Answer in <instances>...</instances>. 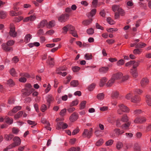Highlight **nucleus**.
<instances>
[{
  "instance_id": "41",
  "label": "nucleus",
  "mask_w": 151,
  "mask_h": 151,
  "mask_svg": "<svg viewBox=\"0 0 151 151\" xmlns=\"http://www.w3.org/2000/svg\"><path fill=\"white\" fill-rule=\"evenodd\" d=\"M85 58L86 60H89L92 59L93 56L91 54L87 53L85 55Z\"/></svg>"
},
{
  "instance_id": "29",
  "label": "nucleus",
  "mask_w": 151,
  "mask_h": 151,
  "mask_svg": "<svg viewBox=\"0 0 151 151\" xmlns=\"http://www.w3.org/2000/svg\"><path fill=\"white\" fill-rule=\"evenodd\" d=\"M121 7L119 5L114 4L112 6V10L114 12H115L116 11L118 12L119 11V9Z\"/></svg>"
},
{
  "instance_id": "1",
  "label": "nucleus",
  "mask_w": 151,
  "mask_h": 151,
  "mask_svg": "<svg viewBox=\"0 0 151 151\" xmlns=\"http://www.w3.org/2000/svg\"><path fill=\"white\" fill-rule=\"evenodd\" d=\"M123 75V74L121 72H118L113 74L111 76V79L106 84V86L108 87L112 86L116 81L120 79Z\"/></svg>"
},
{
  "instance_id": "5",
  "label": "nucleus",
  "mask_w": 151,
  "mask_h": 151,
  "mask_svg": "<svg viewBox=\"0 0 151 151\" xmlns=\"http://www.w3.org/2000/svg\"><path fill=\"white\" fill-rule=\"evenodd\" d=\"M146 118L145 117L137 116L136 117L134 121L135 124H142L146 121Z\"/></svg>"
},
{
  "instance_id": "27",
  "label": "nucleus",
  "mask_w": 151,
  "mask_h": 151,
  "mask_svg": "<svg viewBox=\"0 0 151 151\" xmlns=\"http://www.w3.org/2000/svg\"><path fill=\"white\" fill-rule=\"evenodd\" d=\"M131 124V122H127V123L124 124L122 126V128L124 129H128L129 128V127L130 126Z\"/></svg>"
},
{
  "instance_id": "18",
  "label": "nucleus",
  "mask_w": 151,
  "mask_h": 151,
  "mask_svg": "<svg viewBox=\"0 0 151 151\" xmlns=\"http://www.w3.org/2000/svg\"><path fill=\"white\" fill-rule=\"evenodd\" d=\"M29 89L25 88L22 89V92L23 95L28 96L30 94Z\"/></svg>"
},
{
  "instance_id": "63",
  "label": "nucleus",
  "mask_w": 151,
  "mask_h": 151,
  "mask_svg": "<svg viewBox=\"0 0 151 151\" xmlns=\"http://www.w3.org/2000/svg\"><path fill=\"white\" fill-rule=\"evenodd\" d=\"M68 30L69 32L73 31L75 29V27L71 25L68 24Z\"/></svg>"
},
{
  "instance_id": "21",
  "label": "nucleus",
  "mask_w": 151,
  "mask_h": 151,
  "mask_svg": "<svg viewBox=\"0 0 151 151\" xmlns=\"http://www.w3.org/2000/svg\"><path fill=\"white\" fill-rule=\"evenodd\" d=\"M79 84L78 81V80H73L70 83V85L73 87L77 86Z\"/></svg>"
},
{
  "instance_id": "12",
  "label": "nucleus",
  "mask_w": 151,
  "mask_h": 151,
  "mask_svg": "<svg viewBox=\"0 0 151 151\" xmlns=\"http://www.w3.org/2000/svg\"><path fill=\"white\" fill-rule=\"evenodd\" d=\"M46 99L48 103L47 105L49 107L50 106L51 102L54 100V98L51 95H49L47 96Z\"/></svg>"
},
{
  "instance_id": "6",
  "label": "nucleus",
  "mask_w": 151,
  "mask_h": 151,
  "mask_svg": "<svg viewBox=\"0 0 151 151\" xmlns=\"http://www.w3.org/2000/svg\"><path fill=\"white\" fill-rule=\"evenodd\" d=\"M2 48L6 52H9L10 51H13V47L7 45L6 43H3L1 45Z\"/></svg>"
},
{
  "instance_id": "37",
  "label": "nucleus",
  "mask_w": 151,
  "mask_h": 151,
  "mask_svg": "<svg viewBox=\"0 0 151 151\" xmlns=\"http://www.w3.org/2000/svg\"><path fill=\"white\" fill-rule=\"evenodd\" d=\"M103 139H100L96 142V145L97 146H100L103 144Z\"/></svg>"
},
{
  "instance_id": "49",
  "label": "nucleus",
  "mask_w": 151,
  "mask_h": 151,
  "mask_svg": "<svg viewBox=\"0 0 151 151\" xmlns=\"http://www.w3.org/2000/svg\"><path fill=\"white\" fill-rule=\"evenodd\" d=\"M14 98L12 97H10L8 101V103L9 104H12L14 103Z\"/></svg>"
},
{
  "instance_id": "47",
  "label": "nucleus",
  "mask_w": 151,
  "mask_h": 151,
  "mask_svg": "<svg viewBox=\"0 0 151 151\" xmlns=\"http://www.w3.org/2000/svg\"><path fill=\"white\" fill-rule=\"evenodd\" d=\"M133 63V67L132 69H136V68L139 65V61H138V62H136L134 60V62Z\"/></svg>"
},
{
  "instance_id": "62",
  "label": "nucleus",
  "mask_w": 151,
  "mask_h": 151,
  "mask_svg": "<svg viewBox=\"0 0 151 151\" xmlns=\"http://www.w3.org/2000/svg\"><path fill=\"white\" fill-rule=\"evenodd\" d=\"M134 62V60H130L125 63V65L127 67H130L132 65L133 63Z\"/></svg>"
},
{
  "instance_id": "42",
  "label": "nucleus",
  "mask_w": 151,
  "mask_h": 151,
  "mask_svg": "<svg viewBox=\"0 0 151 151\" xmlns=\"http://www.w3.org/2000/svg\"><path fill=\"white\" fill-rule=\"evenodd\" d=\"M23 19V17L22 16H19L14 18V21L17 22H19Z\"/></svg>"
},
{
  "instance_id": "44",
  "label": "nucleus",
  "mask_w": 151,
  "mask_h": 151,
  "mask_svg": "<svg viewBox=\"0 0 151 151\" xmlns=\"http://www.w3.org/2000/svg\"><path fill=\"white\" fill-rule=\"evenodd\" d=\"M123 146V144L122 142H118L116 145V147L117 149L119 150L121 149Z\"/></svg>"
},
{
  "instance_id": "39",
  "label": "nucleus",
  "mask_w": 151,
  "mask_h": 151,
  "mask_svg": "<svg viewBox=\"0 0 151 151\" xmlns=\"http://www.w3.org/2000/svg\"><path fill=\"white\" fill-rule=\"evenodd\" d=\"M20 76L22 77H25L27 78H29L30 77V75L27 73H22L20 74Z\"/></svg>"
},
{
  "instance_id": "13",
  "label": "nucleus",
  "mask_w": 151,
  "mask_h": 151,
  "mask_svg": "<svg viewBox=\"0 0 151 151\" xmlns=\"http://www.w3.org/2000/svg\"><path fill=\"white\" fill-rule=\"evenodd\" d=\"M140 98L137 95H135L131 98V101L132 102L137 103L140 101Z\"/></svg>"
},
{
  "instance_id": "31",
  "label": "nucleus",
  "mask_w": 151,
  "mask_h": 151,
  "mask_svg": "<svg viewBox=\"0 0 151 151\" xmlns=\"http://www.w3.org/2000/svg\"><path fill=\"white\" fill-rule=\"evenodd\" d=\"M23 114L22 111H19L14 116V118L16 119H17L21 117Z\"/></svg>"
},
{
  "instance_id": "19",
  "label": "nucleus",
  "mask_w": 151,
  "mask_h": 151,
  "mask_svg": "<svg viewBox=\"0 0 151 151\" xmlns=\"http://www.w3.org/2000/svg\"><path fill=\"white\" fill-rule=\"evenodd\" d=\"M5 122L7 124H11L13 122V120L12 118H10L7 116L5 118Z\"/></svg>"
},
{
  "instance_id": "60",
  "label": "nucleus",
  "mask_w": 151,
  "mask_h": 151,
  "mask_svg": "<svg viewBox=\"0 0 151 151\" xmlns=\"http://www.w3.org/2000/svg\"><path fill=\"white\" fill-rule=\"evenodd\" d=\"M142 113V111L140 109H136L134 111L133 114L135 115H138Z\"/></svg>"
},
{
  "instance_id": "32",
  "label": "nucleus",
  "mask_w": 151,
  "mask_h": 151,
  "mask_svg": "<svg viewBox=\"0 0 151 151\" xmlns=\"http://www.w3.org/2000/svg\"><path fill=\"white\" fill-rule=\"evenodd\" d=\"M133 92L134 94H140L143 93V91L140 89L137 88L134 89L133 91Z\"/></svg>"
},
{
  "instance_id": "58",
  "label": "nucleus",
  "mask_w": 151,
  "mask_h": 151,
  "mask_svg": "<svg viewBox=\"0 0 151 151\" xmlns=\"http://www.w3.org/2000/svg\"><path fill=\"white\" fill-rule=\"evenodd\" d=\"M129 77L128 75H126L122 77V82H124L127 81Z\"/></svg>"
},
{
  "instance_id": "46",
  "label": "nucleus",
  "mask_w": 151,
  "mask_h": 151,
  "mask_svg": "<svg viewBox=\"0 0 151 151\" xmlns=\"http://www.w3.org/2000/svg\"><path fill=\"white\" fill-rule=\"evenodd\" d=\"M68 24L66 26H64L62 28L63 30V31L62 32V33L64 34H67L68 31Z\"/></svg>"
},
{
  "instance_id": "45",
  "label": "nucleus",
  "mask_w": 151,
  "mask_h": 151,
  "mask_svg": "<svg viewBox=\"0 0 151 151\" xmlns=\"http://www.w3.org/2000/svg\"><path fill=\"white\" fill-rule=\"evenodd\" d=\"M10 74L13 76H15L17 74V73L15 69L14 68H12L10 70Z\"/></svg>"
},
{
  "instance_id": "9",
  "label": "nucleus",
  "mask_w": 151,
  "mask_h": 151,
  "mask_svg": "<svg viewBox=\"0 0 151 151\" xmlns=\"http://www.w3.org/2000/svg\"><path fill=\"white\" fill-rule=\"evenodd\" d=\"M149 82V80L147 78H143L140 82L141 86L143 88L145 87Z\"/></svg>"
},
{
  "instance_id": "53",
  "label": "nucleus",
  "mask_w": 151,
  "mask_h": 151,
  "mask_svg": "<svg viewBox=\"0 0 151 151\" xmlns=\"http://www.w3.org/2000/svg\"><path fill=\"white\" fill-rule=\"evenodd\" d=\"M66 111V109L65 108L62 110L59 113V114L62 116H63L65 115Z\"/></svg>"
},
{
  "instance_id": "35",
  "label": "nucleus",
  "mask_w": 151,
  "mask_h": 151,
  "mask_svg": "<svg viewBox=\"0 0 151 151\" xmlns=\"http://www.w3.org/2000/svg\"><path fill=\"white\" fill-rule=\"evenodd\" d=\"M15 145L12 143L11 144L8 146L6 148L3 150V151H7L9 149H11L15 147Z\"/></svg>"
},
{
  "instance_id": "52",
  "label": "nucleus",
  "mask_w": 151,
  "mask_h": 151,
  "mask_svg": "<svg viewBox=\"0 0 151 151\" xmlns=\"http://www.w3.org/2000/svg\"><path fill=\"white\" fill-rule=\"evenodd\" d=\"M120 15L121 16H123L124 15L125 12L124 10H123L121 7L119 9V11H118Z\"/></svg>"
},
{
  "instance_id": "30",
  "label": "nucleus",
  "mask_w": 151,
  "mask_h": 151,
  "mask_svg": "<svg viewBox=\"0 0 151 151\" xmlns=\"http://www.w3.org/2000/svg\"><path fill=\"white\" fill-rule=\"evenodd\" d=\"M106 21L109 24L111 25L114 24L115 23V22L114 21V20L112 19L110 17H108L106 19Z\"/></svg>"
},
{
  "instance_id": "36",
  "label": "nucleus",
  "mask_w": 151,
  "mask_h": 151,
  "mask_svg": "<svg viewBox=\"0 0 151 151\" xmlns=\"http://www.w3.org/2000/svg\"><path fill=\"white\" fill-rule=\"evenodd\" d=\"M114 132L118 135L124 133L123 130H120L119 129H116L114 130Z\"/></svg>"
},
{
  "instance_id": "14",
  "label": "nucleus",
  "mask_w": 151,
  "mask_h": 151,
  "mask_svg": "<svg viewBox=\"0 0 151 151\" xmlns=\"http://www.w3.org/2000/svg\"><path fill=\"white\" fill-rule=\"evenodd\" d=\"M130 73L134 78H136L138 76V73L137 69H131Z\"/></svg>"
},
{
  "instance_id": "55",
  "label": "nucleus",
  "mask_w": 151,
  "mask_h": 151,
  "mask_svg": "<svg viewBox=\"0 0 151 151\" xmlns=\"http://www.w3.org/2000/svg\"><path fill=\"white\" fill-rule=\"evenodd\" d=\"M80 69V68L77 66H75L72 68V70L73 72H76L79 71Z\"/></svg>"
},
{
  "instance_id": "59",
  "label": "nucleus",
  "mask_w": 151,
  "mask_h": 151,
  "mask_svg": "<svg viewBox=\"0 0 151 151\" xmlns=\"http://www.w3.org/2000/svg\"><path fill=\"white\" fill-rule=\"evenodd\" d=\"M124 63V61L123 59H120L117 62L116 64L118 66H121L123 65Z\"/></svg>"
},
{
  "instance_id": "64",
  "label": "nucleus",
  "mask_w": 151,
  "mask_h": 151,
  "mask_svg": "<svg viewBox=\"0 0 151 151\" xmlns=\"http://www.w3.org/2000/svg\"><path fill=\"white\" fill-rule=\"evenodd\" d=\"M44 34V31L43 29H40L38 30L37 32V34L38 36L43 35Z\"/></svg>"
},
{
  "instance_id": "2",
  "label": "nucleus",
  "mask_w": 151,
  "mask_h": 151,
  "mask_svg": "<svg viewBox=\"0 0 151 151\" xmlns=\"http://www.w3.org/2000/svg\"><path fill=\"white\" fill-rule=\"evenodd\" d=\"M10 31L9 32V35L13 37H15L17 36V32L15 31V28L13 23H11L10 25Z\"/></svg>"
},
{
  "instance_id": "38",
  "label": "nucleus",
  "mask_w": 151,
  "mask_h": 151,
  "mask_svg": "<svg viewBox=\"0 0 151 151\" xmlns=\"http://www.w3.org/2000/svg\"><path fill=\"white\" fill-rule=\"evenodd\" d=\"M22 107L21 106H16L14 107L12 109V111L14 113H15L21 109Z\"/></svg>"
},
{
  "instance_id": "23",
  "label": "nucleus",
  "mask_w": 151,
  "mask_h": 151,
  "mask_svg": "<svg viewBox=\"0 0 151 151\" xmlns=\"http://www.w3.org/2000/svg\"><path fill=\"white\" fill-rule=\"evenodd\" d=\"M13 137L14 135L11 133L9 134H5L4 136V138L6 140L8 141L11 140Z\"/></svg>"
},
{
  "instance_id": "34",
  "label": "nucleus",
  "mask_w": 151,
  "mask_h": 151,
  "mask_svg": "<svg viewBox=\"0 0 151 151\" xmlns=\"http://www.w3.org/2000/svg\"><path fill=\"white\" fill-rule=\"evenodd\" d=\"M78 104V100L76 99L75 100L73 101L70 103V107H72L77 105Z\"/></svg>"
},
{
  "instance_id": "15",
  "label": "nucleus",
  "mask_w": 151,
  "mask_h": 151,
  "mask_svg": "<svg viewBox=\"0 0 151 151\" xmlns=\"http://www.w3.org/2000/svg\"><path fill=\"white\" fill-rule=\"evenodd\" d=\"M129 118L127 116V115L124 114L123 115L121 118V121L122 122H127L129 120Z\"/></svg>"
},
{
  "instance_id": "3",
  "label": "nucleus",
  "mask_w": 151,
  "mask_h": 151,
  "mask_svg": "<svg viewBox=\"0 0 151 151\" xmlns=\"http://www.w3.org/2000/svg\"><path fill=\"white\" fill-rule=\"evenodd\" d=\"M119 109L117 110V112L119 114H122V113L120 111H121L122 112L126 113H128L130 109H129L124 104H120L119 105Z\"/></svg>"
},
{
  "instance_id": "8",
  "label": "nucleus",
  "mask_w": 151,
  "mask_h": 151,
  "mask_svg": "<svg viewBox=\"0 0 151 151\" xmlns=\"http://www.w3.org/2000/svg\"><path fill=\"white\" fill-rule=\"evenodd\" d=\"M78 114L75 112H74L71 115L69 119L72 122L76 121L78 118Z\"/></svg>"
},
{
  "instance_id": "61",
  "label": "nucleus",
  "mask_w": 151,
  "mask_h": 151,
  "mask_svg": "<svg viewBox=\"0 0 151 151\" xmlns=\"http://www.w3.org/2000/svg\"><path fill=\"white\" fill-rule=\"evenodd\" d=\"M119 93L117 91H115L113 92L112 96L113 98H117L119 96Z\"/></svg>"
},
{
  "instance_id": "57",
  "label": "nucleus",
  "mask_w": 151,
  "mask_h": 151,
  "mask_svg": "<svg viewBox=\"0 0 151 151\" xmlns=\"http://www.w3.org/2000/svg\"><path fill=\"white\" fill-rule=\"evenodd\" d=\"M15 43V42L14 41L10 40L8 41L6 43L7 44V45L9 46H11L13 45Z\"/></svg>"
},
{
  "instance_id": "25",
  "label": "nucleus",
  "mask_w": 151,
  "mask_h": 151,
  "mask_svg": "<svg viewBox=\"0 0 151 151\" xmlns=\"http://www.w3.org/2000/svg\"><path fill=\"white\" fill-rule=\"evenodd\" d=\"M92 19H86L83 22L82 24L84 25L87 26L90 24L92 22Z\"/></svg>"
},
{
  "instance_id": "11",
  "label": "nucleus",
  "mask_w": 151,
  "mask_h": 151,
  "mask_svg": "<svg viewBox=\"0 0 151 151\" xmlns=\"http://www.w3.org/2000/svg\"><path fill=\"white\" fill-rule=\"evenodd\" d=\"M47 24V21L46 20H43L41 21L39 24L37 25V28H43Z\"/></svg>"
},
{
  "instance_id": "50",
  "label": "nucleus",
  "mask_w": 151,
  "mask_h": 151,
  "mask_svg": "<svg viewBox=\"0 0 151 151\" xmlns=\"http://www.w3.org/2000/svg\"><path fill=\"white\" fill-rule=\"evenodd\" d=\"M97 98L99 100H102L104 98V94L103 93L98 94L97 96Z\"/></svg>"
},
{
  "instance_id": "24",
  "label": "nucleus",
  "mask_w": 151,
  "mask_h": 151,
  "mask_svg": "<svg viewBox=\"0 0 151 151\" xmlns=\"http://www.w3.org/2000/svg\"><path fill=\"white\" fill-rule=\"evenodd\" d=\"M32 38V35L29 34L26 35L24 39V42L27 43L30 41V39Z\"/></svg>"
},
{
  "instance_id": "40",
  "label": "nucleus",
  "mask_w": 151,
  "mask_h": 151,
  "mask_svg": "<svg viewBox=\"0 0 151 151\" xmlns=\"http://www.w3.org/2000/svg\"><path fill=\"white\" fill-rule=\"evenodd\" d=\"M67 69V68L65 65H64L62 66H61L58 68H57L56 69L57 71H65Z\"/></svg>"
},
{
  "instance_id": "33",
  "label": "nucleus",
  "mask_w": 151,
  "mask_h": 151,
  "mask_svg": "<svg viewBox=\"0 0 151 151\" xmlns=\"http://www.w3.org/2000/svg\"><path fill=\"white\" fill-rule=\"evenodd\" d=\"M86 101H83L80 104V109H83L86 106Z\"/></svg>"
},
{
  "instance_id": "22",
  "label": "nucleus",
  "mask_w": 151,
  "mask_h": 151,
  "mask_svg": "<svg viewBox=\"0 0 151 151\" xmlns=\"http://www.w3.org/2000/svg\"><path fill=\"white\" fill-rule=\"evenodd\" d=\"M146 102L147 105L151 106V96L150 95H147L146 96Z\"/></svg>"
},
{
  "instance_id": "4",
  "label": "nucleus",
  "mask_w": 151,
  "mask_h": 151,
  "mask_svg": "<svg viewBox=\"0 0 151 151\" xmlns=\"http://www.w3.org/2000/svg\"><path fill=\"white\" fill-rule=\"evenodd\" d=\"M69 18L68 14L65 13L62 14L58 18V21L61 22H66Z\"/></svg>"
},
{
  "instance_id": "28",
  "label": "nucleus",
  "mask_w": 151,
  "mask_h": 151,
  "mask_svg": "<svg viewBox=\"0 0 151 151\" xmlns=\"http://www.w3.org/2000/svg\"><path fill=\"white\" fill-rule=\"evenodd\" d=\"M6 16V13L5 11L0 10V18L3 19L5 18Z\"/></svg>"
},
{
  "instance_id": "48",
  "label": "nucleus",
  "mask_w": 151,
  "mask_h": 151,
  "mask_svg": "<svg viewBox=\"0 0 151 151\" xmlns=\"http://www.w3.org/2000/svg\"><path fill=\"white\" fill-rule=\"evenodd\" d=\"M63 123V122H58L56 126V129H59L62 128Z\"/></svg>"
},
{
  "instance_id": "20",
  "label": "nucleus",
  "mask_w": 151,
  "mask_h": 151,
  "mask_svg": "<svg viewBox=\"0 0 151 151\" xmlns=\"http://www.w3.org/2000/svg\"><path fill=\"white\" fill-rule=\"evenodd\" d=\"M55 21L53 20L49 22L48 24H47V27L49 29L52 28L55 26Z\"/></svg>"
},
{
  "instance_id": "16",
  "label": "nucleus",
  "mask_w": 151,
  "mask_h": 151,
  "mask_svg": "<svg viewBox=\"0 0 151 151\" xmlns=\"http://www.w3.org/2000/svg\"><path fill=\"white\" fill-rule=\"evenodd\" d=\"M53 60L54 58H51V57L49 56L48 57V59L46 61V63L49 65H54L55 64V62Z\"/></svg>"
},
{
  "instance_id": "26",
  "label": "nucleus",
  "mask_w": 151,
  "mask_h": 151,
  "mask_svg": "<svg viewBox=\"0 0 151 151\" xmlns=\"http://www.w3.org/2000/svg\"><path fill=\"white\" fill-rule=\"evenodd\" d=\"M146 45V44L145 43L140 42L136 45V48H143L145 47Z\"/></svg>"
},
{
  "instance_id": "54",
  "label": "nucleus",
  "mask_w": 151,
  "mask_h": 151,
  "mask_svg": "<svg viewBox=\"0 0 151 151\" xmlns=\"http://www.w3.org/2000/svg\"><path fill=\"white\" fill-rule=\"evenodd\" d=\"M86 32L89 35H92L94 32V30L93 28H90L87 29Z\"/></svg>"
},
{
  "instance_id": "56",
  "label": "nucleus",
  "mask_w": 151,
  "mask_h": 151,
  "mask_svg": "<svg viewBox=\"0 0 151 151\" xmlns=\"http://www.w3.org/2000/svg\"><path fill=\"white\" fill-rule=\"evenodd\" d=\"M141 52V50L140 49H135L133 51V53L135 55L139 54H140Z\"/></svg>"
},
{
  "instance_id": "43",
  "label": "nucleus",
  "mask_w": 151,
  "mask_h": 151,
  "mask_svg": "<svg viewBox=\"0 0 151 151\" xmlns=\"http://www.w3.org/2000/svg\"><path fill=\"white\" fill-rule=\"evenodd\" d=\"M69 33L71 34L73 36L76 37H78V35L77 33V31L75 29L73 31L69 32Z\"/></svg>"
},
{
  "instance_id": "10",
  "label": "nucleus",
  "mask_w": 151,
  "mask_h": 151,
  "mask_svg": "<svg viewBox=\"0 0 151 151\" xmlns=\"http://www.w3.org/2000/svg\"><path fill=\"white\" fill-rule=\"evenodd\" d=\"M13 140L14 142L13 143L15 146L19 145L21 142L20 138L18 137H15L13 139Z\"/></svg>"
},
{
  "instance_id": "7",
  "label": "nucleus",
  "mask_w": 151,
  "mask_h": 151,
  "mask_svg": "<svg viewBox=\"0 0 151 151\" xmlns=\"http://www.w3.org/2000/svg\"><path fill=\"white\" fill-rule=\"evenodd\" d=\"M92 136V134L91 132H89L87 129H85L82 134V137L84 138L87 137L89 139Z\"/></svg>"
},
{
  "instance_id": "51",
  "label": "nucleus",
  "mask_w": 151,
  "mask_h": 151,
  "mask_svg": "<svg viewBox=\"0 0 151 151\" xmlns=\"http://www.w3.org/2000/svg\"><path fill=\"white\" fill-rule=\"evenodd\" d=\"M96 85L95 83H93L90 85L88 88V90L89 91H91L93 90L94 88H95Z\"/></svg>"
},
{
  "instance_id": "17",
  "label": "nucleus",
  "mask_w": 151,
  "mask_h": 151,
  "mask_svg": "<svg viewBox=\"0 0 151 151\" xmlns=\"http://www.w3.org/2000/svg\"><path fill=\"white\" fill-rule=\"evenodd\" d=\"M94 134L97 137H99L102 136L101 134L103 133V132L99 130L98 127L95 128Z\"/></svg>"
}]
</instances>
